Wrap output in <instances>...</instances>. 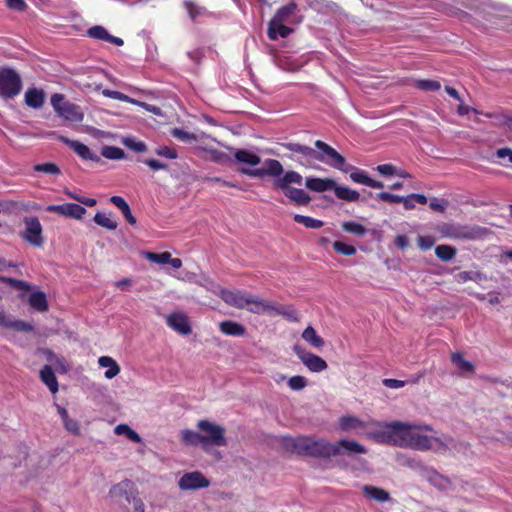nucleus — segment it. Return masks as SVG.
<instances>
[{
	"label": "nucleus",
	"mask_w": 512,
	"mask_h": 512,
	"mask_svg": "<svg viewBox=\"0 0 512 512\" xmlns=\"http://www.w3.org/2000/svg\"><path fill=\"white\" fill-rule=\"evenodd\" d=\"M239 171L249 177L263 178L265 176L274 177V189L281 190L284 195L299 206H306L311 202L310 195L303 189L292 187V185H302L303 177L294 170L286 171L280 161L276 159H266L263 168L248 169L241 167Z\"/></svg>",
	"instance_id": "1"
},
{
	"label": "nucleus",
	"mask_w": 512,
	"mask_h": 512,
	"mask_svg": "<svg viewBox=\"0 0 512 512\" xmlns=\"http://www.w3.org/2000/svg\"><path fill=\"white\" fill-rule=\"evenodd\" d=\"M384 430L373 433V438L378 442L392 443L398 447H409L419 451H427L432 447L431 438L419 434L417 431H432L430 425H416L407 422L394 421L386 423Z\"/></svg>",
	"instance_id": "2"
},
{
	"label": "nucleus",
	"mask_w": 512,
	"mask_h": 512,
	"mask_svg": "<svg viewBox=\"0 0 512 512\" xmlns=\"http://www.w3.org/2000/svg\"><path fill=\"white\" fill-rule=\"evenodd\" d=\"M285 445L291 448L293 452L302 456L330 458L339 455L337 446L324 439L300 436L287 439Z\"/></svg>",
	"instance_id": "3"
},
{
	"label": "nucleus",
	"mask_w": 512,
	"mask_h": 512,
	"mask_svg": "<svg viewBox=\"0 0 512 512\" xmlns=\"http://www.w3.org/2000/svg\"><path fill=\"white\" fill-rule=\"evenodd\" d=\"M22 90V79L12 68H0V97L4 100L14 99Z\"/></svg>",
	"instance_id": "4"
},
{
	"label": "nucleus",
	"mask_w": 512,
	"mask_h": 512,
	"mask_svg": "<svg viewBox=\"0 0 512 512\" xmlns=\"http://www.w3.org/2000/svg\"><path fill=\"white\" fill-rule=\"evenodd\" d=\"M51 105L55 112L66 121L80 123L84 119V113L81 107L66 101L62 94H53L51 96Z\"/></svg>",
	"instance_id": "5"
},
{
	"label": "nucleus",
	"mask_w": 512,
	"mask_h": 512,
	"mask_svg": "<svg viewBox=\"0 0 512 512\" xmlns=\"http://www.w3.org/2000/svg\"><path fill=\"white\" fill-rule=\"evenodd\" d=\"M281 147L291 152L290 155H285L288 159L298 162L302 166H309L313 160H324L323 155H317V152L307 145L288 142L282 143Z\"/></svg>",
	"instance_id": "6"
},
{
	"label": "nucleus",
	"mask_w": 512,
	"mask_h": 512,
	"mask_svg": "<svg viewBox=\"0 0 512 512\" xmlns=\"http://www.w3.org/2000/svg\"><path fill=\"white\" fill-rule=\"evenodd\" d=\"M315 147L319 150L317 155H323L324 160L322 162L333 166L334 168L348 173L353 168L352 165L346 163V159L339 152H337L332 146L328 145L322 140H316L314 143Z\"/></svg>",
	"instance_id": "7"
},
{
	"label": "nucleus",
	"mask_w": 512,
	"mask_h": 512,
	"mask_svg": "<svg viewBox=\"0 0 512 512\" xmlns=\"http://www.w3.org/2000/svg\"><path fill=\"white\" fill-rule=\"evenodd\" d=\"M197 428L203 432L204 445L226 446L227 439L225 437V429L209 420H199L196 424Z\"/></svg>",
	"instance_id": "8"
},
{
	"label": "nucleus",
	"mask_w": 512,
	"mask_h": 512,
	"mask_svg": "<svg viewBox=\"0 0 512 512\" xmlns=\"http://www.w3.org/2000/svg\"><path fill=\"white\" fill-rule=\"evenodd\" d=\"M23 223L25 228L20 233L21 238L32 246L41 247L44 243V238L39 219L35 216H29L24 218Z\"/></svg>",
	"instance_id": "9"
},
{
	"label": "nucleus",
	"mask_w": 512,
	"mask_h": 512,
	"mask_svg": "<svg viewBox=\"0 0 512 512\" xmlns=\"http://www.w3.org/2000/svg\"><path fill=\"white\" fill-rule=\"evenodd\" d=\"M302 20L303 16L299 14L298 5L295 2H290L279 8L270 21L271 25L279 23L297 25L301 23Z\"/></svg>",
	"instance_id": "10"
},
{
	"label": "nucleus",
	"mask_w": 512,
	"mask_h": 512,
	"mask_svg": "<svg viewBox=\"0 0 512 512\" xmlns=\"http://www.w3.org/2000/svg\"><path fill=\"white\" fill-rule=\"evenodd\" d=\"M294 352L298 356V358L302 361V363L311 371V372H321L327 369V362L321 358L320 356L313 354L309 351H306L301 346H294Z\"/></svg>",
	"instance_id": "11"
},
{
	"label": "nucleus",
	"mask_w": 512,
	"mask_h": 512,
	"mask_svg": "<svg viewBox=\"0 0 512 512\" xmlns=\"http://www.w3.org/2000/svg\"><path fill=\"white\" fill-rule=\"evenodd\" d=\"M179 488L183 491L207 488L210 481L199 471L183 474L178 481Z\"/></svg>",
	"instance_id": "12"
},
{
	"label": "nucleus",
	"mask_w": 512,
	"mask_h": 512,
	"mask_svg": "<svg viewBox=\"0 0 512 512\" xmlns=\"http://www.w3.org/2000/svg\"><path fill=\"white\" fill-rule=\"evenodd\" d=\"M62 143L66 144L71 148L80 158L83 160H90L93 162H99L100 157L93 153L90 148L78 140H72L65 136H59L58 138Z\"/></svg>",
	"instance_id": "13"
},
{
	"label": "nucleus",
	"mask_w": 512,
	"mask_h": 512,
	"mask_svg": "<svg viewBox=\"0 0 512 512\" xmlns=\"http://www.w3.org/2000/svg\"><path fill=\"white\" fill-rule=\"evenodd\" d=\"M246 309L253 314L274 316L276 303L251 294L249 298V305Z\"/></svg>",
	"instance_id": "14"
},
{
	"label": "nucleus",
	"mask_w": 512,
	"mask_h": 512,
	"mask_svg": "<svg viewBox=\"0 0 512 512\" xmlns=\"http://www.w3.org/2000/svg\"><path fill=\"white\" fill-rule=\"evenodd\" d=\"M250 293L246 291L222 290L221 298L228 305L237 309H246L249 305Z\"/></svg>",
	"instance_id": "15"
},
{
	"label": "nucleus",
	"mask_w": 512,
	"mask_h": 512,
	"mask_svg": "<svg viewBox=\"0 0 512 512\" xmlns=\"http://www.w3.org/2000/svg\"><path fill=\"white\" fill-rule=\"evenodd\" d=\"M167 325L181 335H188L192 332L188 317L182 312H174L167 316Z\"/></svg>",
	"instance_id": "16"
},
{
	"label": "nucleus",
	"mask_w": 512,
	"mask_h": 512,
	"mask_svg": "<svg viewBox=\"0 0 512 512\" xmlns=\"http://www.w3.org/2000/svg\"><path fill=\"white\" fill-rule=\"evenodd\" d=\"M350 171H352L350 173V179L357 184L366 185L374 189H382L384 187L382 182L372 179L364 170L357 169L353 166Z\"/></svg>",
	"instance_id": "17"
},
{
	"label": "nucleus",
	"mask_w": 512,
	"mask_h": 512,
	"mask_svg": "<svg viewBox=\"0 0 512 512\" xmlns=\"http://www.w3.org/2000/svg\"><path fill=\"white\" fill-rule=\"evenodd\" d=\"M134 483L131 480H123L118 484L111 487L109 494L111 497L115 498H125L127 502L131 501Z\"/></svg>",
	"instance_id": "18"
},
{
	"label": "nucleus",
	"mask_w": 512,
	"mask_h": 512,
	"mask_svg": "<svg viewBox=\"0 0 512 512\" xmlns=\"http://www.w3.org/2000/svg\"><path fill=\"white\" fill-rule=\"evenodd\" d=\"M305 186L314 192H325L332 190L335 186V181L330 178L307 177L305 179Z\"/></svg>",
	"instance_id": "19"
},
{
	"label": "nucleus",
	"mask_w": 512,
	"mask_h": 512,
	"mask_svg": "<svg viewBox=\"0 0 512 512\" xmlns=\"http://www.w3.org/2000/svg\"><path fill=\"white\" fill-rule=\"evenodd\" d=\"M221 333L232 337H242L246 335V328L241 323L233 320H224L219 323Z\"/></svg>",
	"instance_id": "20"
},
{
	"label": "nucleus",
	"mask_w": 512,
	"mask_h": 512,
	"mask_svg": "<svg viewBox=\"0 0 512 512\" xmlns=\"http://www.w3.org/2000/svg\"><path fill=\"white\" fill-rule=\"evenodd\" d=\"M362 493L366 498L379 503H384L391 500V496L388 491L372 485H364L362 487Z\"/></svg>",
	"instance_id": "21"
},
{
	"label": "nucleus",
	"mask_w": 512,
	"mask_h": 512,
	"mask_svg": "<svg viewBox=\"0 0 512 512\" xmlns=\"http://www.w3.org/2000/svg\"><path fill=\"white\" fill-rule=\"evenodd\" d=\"M41 381L48 387L52 394L58 392L59 384L57 377L50 365H44L39 373Z\"/></svg>",
	"instance_id": "22"
},
{
	"label": "nucleus",
	"mask_w": 512,
	"mask_h": 512,
	"mask_svg": "<svg viewBox=\"0 0 512 512\" xmlns=\"http://www.w3.org/2000/svg\"><path fill=\"white\" fill-rule=\"evenodd\" d=\"M24 100L27 106L33 109H39L45 102V93L42 89L29 88L25 92Z\"/></svg>",
	"instance_id": "23"
},
{
	"label": "nucleus",
	"mask_w": 512,
	"mask_h": 512,
	"mask_svg": "<svg viewBox=\"0 0 512 512\" xmlns=\"http://www.w3.org/2000/svg\"><path fill=\"white\" fill-rule=\"evenodd\" d=\"M29 306L37 312H46L49 309L46 294L42 291L32 292L28 297Z\"/></svg>",
	"instance_id": "24"
},
{
	"label": "nucleus",
	"mask_w": 512,
	"mask_h": 512,
	"mask_svg": "<svg viewBox=\"0 0 512 512\" xmlns=\"http://www.w3.org/2000/svg\"><path fill=\"white\" fill-rule=\"evenodd\" d=\"M334 444H335V446H337V448L339 450V455L342 452H345L348 455L365 454L366 453L365 447L354 440L341 439L337 443H334Z\"/></svg>",
	"instance_id": "25"
},
{
	"label": "nucleus",
	"mask_w": 512,
	"mask_h": 512,
	"mask_svg": "<svg viewBox=\"0 0 512 512\" xmlns=\"http://www.w3.org/2000/svg\"><path fill=\"white\" fill-rule=\"evenodd\" d=\"M441 233L451 239H468L471 238V234L467 231H464V228L461 226L453 225V224H444L441 227Z\"/></svg>",
	"instance_id": "26"
},
{
	"label": "nucleus",
	"mask_w": 512,
	"mask_h": 512,
	"mask_svg": "<svg viewBox=\"0 0 512 512\" xmlns=\"http://www.w3.org/2000/svg\"><path fill=\"white\" fill-rule=\"evenodd\" d=\"M332 190L334 191L335 196L341 200H345L348 202H357L360 199V194L358 191L346 186H339L336 182Z\"/></svg>",
	"instance_id": "27"
},
{
	"label": "nucleus",
	"mask_w": 512,
	"mask_h": 512,
	"mask_svg": "<svg viewBox=\"0 0 512 512\" xmlns=\"http://www.w3.org/2000/svg\"><path fill=\"white\" fill-rule=\"evenodd\" d=\"M294 30L284 23L271 25V21L268 23L267 35L270 40H277L278 37L287 38L292 34Z\"/></svg>",
	"instance_id": "28"
},
{
	"label": "nucleus",
	"mask_w": 512,
	"mask_h": 512,
	"mask_svg": "<svg viewBox=\"0 0 512 512\" xmlns=\"http://www.w3.org/2000/svg\"><path fill=\"white\" fill-rule=\"evenodd\" d=\"M98 363L101 367H108L104 375L108 379H112L120 373V367L118 363L110 356H101L98 359Z\"/></svg>",
	"instance_id": "29"
},
{
	"label": "nucleus",
	"mask_w": 512,
	"mask_h": 512,
	"mask_svg": "<svg viewBox=\"0 0 512 512\" xmlns=\"http://www.w3.org/2000/svg\"><path fill=\"white\" fill-rule=\"evenodd\" d=\"M234 157L238 162L245 163L250 166H257L261 163V158L259 155L245 149H238L235 152Z\"/></svg>",
	"instance_id": "30"
},
{
	"label": "nucleus",
	"mask_w": 512,
	"mask_h": 512,
	"mask_svg": "<svg viewBox=\"0 0 512 512\" xmlns=\"http://www.w3.org/2000/svg\"><path fill=\"white\" fill-rule=\"evenodd\" d=\"M339 427L342 431L364 429L365 423L355 416H342L339 419Z\"/></svg>",
	"instance_id": "31"
},
{
	"label": "nucleus",
	"mask_w": 512,
	"mask_h": 512,
	"mask_svg": "<svg viewBox=\"0 0 512 512\" xmlns=\"http://www.w3.org/2000/svg\"><path fill=\"white\" fill-rule=\"evenodd\" d=\"M302 338L312 347L321 349L325 342L322 337H320L316 330L312 326H308L302 333Z\"/></svg>",
	"instance_id": "32"
},
{
	"label": "nucleus",
	"mask_w": 512,
	"mask_h": 512,
	"mask_svg": "<svg viewBox=\"0 0 512 512\" xmlns=\"http://www.w3.org/2000/svg\"><path fill=\"white\" fill-rule=\"evenodd\" d=\"M181 441L190 446L204 445L203 435L190 429L181 432Z\"/></svg>",
	"instance_id": "33"
},
{
	"label": "nucleus",
	"mask_w": 512,
	"mask_h": 512,
	"mask_svg": "<svg viewBox=\"0 0 512 512\" xmlns=\"http://www.w3.org/2000/svg\"><path fill=\"white\" fill-rule=\"evenodd\" d=\"M457 250L455 247L450 245H438L435 248V255L442 261H451L456 256Z\"/></svg>",
	"instance_id": "34"
},
{
	"label": "nucleus",
	"mask_w": 512,
	"mask_h": 512,
	"mask_svg": "<svg viewBox=\"0 0 512 512\" xmlns=\"http://www.w3.org/2000/svg\"><path fill=\"white\" fill-rule=\"evenodd\" d=\"M294 221L296 223L304 225L306 228L310 229H319L323 227L324 222L315 218H312L310 216H305L301 214H295L293 217Z\"/></svg>",
	"instance_id": "35"
},
{
	"label": "nucleus",
	"mask_w": 512,
	"mask_h": 512,
	"mask_svg": "<svg viewBox=\"0 0 512 512\" xmlns=\"http://www.w3.org/2000/svg\"><path fill=\"white\" fill-rule=\"evenodd\" d=\"M93 221L97 225L108 230H116L118 227V223L115 220H113L112 218H110V216L102 212H97L93 218Z\"/></svg>",
	"instance_id": "36"
},
{
	"label": "nucleus",
	"mask_w": 512,
	"mask_h": 512,
	"mask_svg": "<svg viewBox=\"0 0 512 512\" xmlns=\"http://www.w3.org/2000/svg\"><path fill=\"white\" fill-rule=\"evenodd\" d=\"M341 228L344 232L351 233L356 236H364L367 229L362 224L355 221H346L341 224Z\"/></svg>",
	"instance_id": "37"
},
{
	"label": "nucleus",
	"mask_w": 512,
	"mask_h": 512,
	"mask_svg": "<svg viewBox=\"0 0 512 512\" xmlns=\"http://www.w3.org/2000/svg\"><path fill=\"white\" fill-rule=\"evenodd\" d=\"M1 327L12 328L21 332H32L34 330L33 325L28 322L22 320H9L7 317L5 318V324H2Z\"/></svg>",
	"instance_id": "38"
},
{
	"label": "nucleus",
	"mask_w": 512,
	"mask_h": 512,
	"mask_svg": "<svg viewBox=\"0 0 512 512\" xmlns=\"http://www.w3.org/2000/svg\"><path fill=\"white\" fill-rule=\"evenodd\" d=\"M114 431L117 435L124 434L130 441L134 443H140L142 440L140 435L126 424H118Z\"/></svg>",
	"instance_id": "39"
},
{
	"label": "nucleus",
	"mask_w": 512,
	"mask_h": 512,
	"mask_svg": "<svg viewBox=\"0 0 512 512\" xmlns=\"http://www.w3.org/2000/svg\"><path fill=\"white\" fill-rule=\"evenodd\" d=\"M33 170L48 175L58 176L61 174L59 166L52 162L36 164L33 166Z\"/></svg>",
	"instance_id": "40"
},
{
	"label": "nucleus",
	"mask_w": 512,
	"mask_h": 512,
	"mask_svg": "<svg viewBox=\"0 0 512 512\" xmlns=\"http://www.w3.org/2000/svg\"><path fill=\"white\" fill-rule=\"evenodd\" d=\"M101 155L107 159L120 160L125 157V152L123 149L116 146H104Z\"/></svg>",
	"instance_id": "41"
},
{
	"label": "nucleus",
	"mask_w": 512,
	"mask_h": 512,
	"mask_svg": "<svg viewBox=\"0 0 512 512\" xmlns=\"http://www.w3.org/2000/svg\"><path fill=\"white\" fill-rule=\"evenodd\" d=\"M86 214V209L76 203H66V217L80 220Z\"/></svg>",
	"instance_id": "42"
},
{
	"label": "nucleus",
	"mask_w": 512,
	"mask_h": 512,
	"mask_svg": "<svg viewBox=\"0 0 512 512\" xmlns=\"http://www.w3.org/2000/svg\"><path fill=\"white\" fill-rule=\"evenodd\" d=\"M451 361L455 364L460 370L465 372H473L474 365L463 358V355L459 352L453 353L451 356Z\"/></svg>",
	"instance_id": "43"
},
{
	"label": "nucleus",
	"mask_w": 512,
	"mask_h": 512,
	"mask_svg": "<svg viewBox=\"0 0 512 512\" xmlns=\"http://www.w3.org/2000/svg\"><path fill=\"white\" fill-rule=\"evenodd\" d=\"M414 86L423 91H438L441 88L439 81L430 79H419L414 81Z\"/></svg>",
	"instance_id": "44"
},
{
	"label": "nucleus",
	"mask_w": 512,
	"mask_h": 512,
	"mask_svg": "<svg viewBox=\"0 0 512 512\" xmlns=\"http://www.w3.org/2000/svg\"><path fill=\"white\" fill-rule=\"evenodd\" d=\"M511 112L512 111H509V112H487V113H484V115L487 118L495 119L496 125L508 127V124H509V121L511 118Z\"/></svg>",
	"instance_id": "45"
},
{
	"label": "nucleus",
	"mask_w": 512,
	"mask_h": 512,
	"mask_svg": "<svg viewBox=\"0 0 512 512\" xmlns=\"http://www.w3.org/2000/svg\"><path fill=\"white\" fill-rule=\"evenodd\" d=\"M170 133L174 138L182 142L190 143L197 140V137L194 133L188 132L181 128H173Z\"/></svg>",
	"instance_id": "46"
},
{
	"label": "nucleus",
	"mask_w": 512,
	"mask_h": 512,
	"mask_svg": "<svg viewBox=\"0 0 512 512\" xmlns=\"http://www.w3.org/2000/svg\"><path fill=\"white\" fill-rule=\"evenodd\" d=\"M144 257L152 263L168 264V260L170 259V253L167 251L162 253L147 251L144 253Z\"/></svg>",
	"instance_id": "47"
},
{
	"label": "nucleus",
	"mask_w": 512,
	"mask_h": 512,
	"mask_svg": "<svg viewBox=\"0 0 512 512\" xmlns=\"http://www.w3.org/2000/svg\"><path fill=\"white\" fill-rule=\"evenodd\" d=\"M276 315H281L289 321H293V322L298 321L297 313L293 309H291L290 307L278 305L277 303H276V310H274V316H276Z\"/></svg>",
	"instance_id": "48"
},
{
	"label": "nucleus",
	"mask_w": 512,
	"mask_h": 512,
	"mask_svg": "<svg viewBox=\"0 0 512 512\" xmlns=\"http://www.w3.org/2000/svg\"><path fill=\"white\" fill-rule=\"evenodd\" d=\"M334 250L345 256H352L356 253V248L352 245L346 244L342 241H335L333 243Z\"/></svg>",
	"instance_id": "49"
},
{
	"label": "nucleus",
	"mask_w": 512,
	"mask_h": 512,
	"mask_svg": "<svg viewBox=\"0 0 512 512\" xmlns=\"http://www.w3.org/2000/svg\"><path fill=\"white\" fill-rule=\"evenodd\" d=\"M102 94L105 97H108V98H111V99L120 100V101H124V102H128V103H137L136 100L130 98L129 96H127V95H125V94H123L122 92H119V91L110 90V89H104L102 91Z\"/></svg>",
	"instance_id": "50"
},
{
	"label": "nucleus",
	"mask_w": 512,
	"mask_h": 512,
	"mask_svg": "<svg viewBox=\"0 0 512 512\" xmlns=\"http://www.w3.org/2000/svg\"><path fill=\"white\" fill-rule=\"evenodd\" d=\"M88 35L91 38L103 40V41L107 42L109 33L103 26L96 25V26L91 27L88 30Z\"/></svg>",
	"instance_id": "51"
},
{
	"label": "nucleus",
	"mask_w": 512,
	"mask_h": 512,
	"mask_svg": "<svg viewBox=\"0 0 512 512\" xmlns=\"http://www.w3.org/2000/svg\"><path fill=\"white\" fill-rule=\"evenodd\" d=\"M288 386L294 391H300L307 386V380L303 376L295 375L288 380Z\"/></svg>",
	"instance_id": "52"
},
{
	"label": "nucleus",
	"mask_w": 512,
	"mask_h": 512,
	"mask_svg": "<svg viewBox=\"0 0 512 512\" xmlns=\"http://www.w3.org/2000/svg\"><path fill=\"white\" fill-rule=\"evenodd\" d=\"M376 198L380 201L391 204L401 203L404 200V196L391 194L389 192H380L376 195Z\"/></svg>",
	"instance_id": "53"
},
{
	"label": "nucleus",
	"mask_w": 512,
	"mask_h": 512,
	"mask_svg": "<svg viewBox=\"0 0 512 512\" xmlns=\"http://www.w3.org/2000/svg\"><path fill=\"white\" fill-rule=\"evenodd\" d=\"M6 284L12 287L13 289L21 291H30L32 288L28 282L11 277H8V279H6Z\"/></svg>",
	"instance_id": "54"
},
{
	"label": "nucleus",
	"mask_w": 512,
	"mask_h": 512,
	"mask_svg": "<svg viewBox=\"0 0 512 512\" xmlns=\"http://www.w3.org/2000/svg\"><path fill=\"white\" fill-rule=\"evenodd\" d=\"M124 145L127 148H129V149H131V150H133L135 152H138V153L144 152L147 149V146H146V144L144 142L136 141L133 138H126L124 140Z\"/></svg>",
	"instance_id": "55"
},
{
	"label": "nucleus",
	"mask_w": 512,
	"mask_h": 512,
	"mask_svg": "<svg viewBox=\"0 0 512 512\" xmlns=\"http://www.w3.org/2000/svg\"><path fill=\"white\" fill-rule=\"evenodd\" d=\"M480 277L478 272L463 271L455 275L457 283H466L468 281H476Z\"/></svg>",
	"instance_id": "56"
},
{
	"label": "nucleus",
	"mask_w": 512,
	"mask_h": 512,
	"mask_svg": "<svg viewBox=\"0 0 512 512\" xmlns=\"http://www.w3.org/2000/svg\"><path fill=\"white\" fill-rule=\"evenodd\" d=\"M110 202L115 205L123 215L131 210L129 204L121 196H112Z\"/></svg>",
	"instance_id": "57"
},
{
	"label": "nucleus",
	"mask_w": 512,
	"mask_h": 512,
	"mask_svg": "<svg viewBox=\"0 0 512 512\" xmlns=\"http://www.w3.org/2000/svg\"><path fill=\"white\" fill-rule=\"evenodd\" d=\"M155 153L158 156L167 158V159H176L178 157L177 151L174 148L169 146H162L155 150Z\"/></svg>",
	"instance_id": "58"
},
{
	"label": "nucleus",
	"mask_w": 512,
	"mask_h": 512,
	"mask_svg": "<svg viewBox=\"0 0 512 512\" xmlns=\"http://www.w3.org/2000/svg\"><path fill=\"white\" fill-rule=\"evenodd\" d=\"M5 4L8 9L17 12H23L28 8L25 0H5Z\"/></svg>",
	"instance_id": "59"
},
{
	"label": "nucleus",
	"mask_w": 512,
	"mask_h": 512,
	"mask_svg": "<svg viewBox=\"0 0 512 512\" xmlns=\"http://www.w3.org/2000/svg\"><path fill=\"white\" fill-rule=\"evenodd\" d=\"M184 6L190 16V18L194 21L197 16H199L202 11H203V8L201 7H198L194 2L192 1H185L184 2Z\"/></svg>",
	"instance_id": "60"
},
{
	"label": "nucleus",
	"mask_w": 512,
	"mask_h": 512,
	"mask_svg": "<svg viewBox=\"0 0 512 512\" xmlns=\"http://www.w3.org/2000/svg\"><path fill=\"white\" fill-rule=\"evenodd\" d=\"M376 170L383 176H393L397 174V169L393 164H380L376 167Z\"/></svg>",
	"instance_id": "61"
},
{
	"label": "nucleus",
	"mask_w": 512,
	"mask_h": 512,
	"mask_svg": "<svg viewBox=\"0 0 512 512\" xmlns=\"http://www.w3.org/2000/svg\"><path fill=\"white\" fill-rule=\"evenodd\" d=\"M447 202L438 198H433L429 202V207L433 211L444 212L446 209Z\"/></svg>",
	"instance_id": "62"
},
{
	"label": "nucleus",
	"mask_w": 512,
	"mask_h": 512,
	"mask_svg": "<svg viewBox=\"0 0 512 512\" xmlns=\"http://www.w3.org/2000/svg\"><path fill=\"white\" fill-rule=\"evenodd\" d=\"M144 163L154 171L165 170L168 168L167 164L160 162L156 159H146Z\"/></svg>",
	"instance_id": "63"
},
{
	"label": "nucleus",
	"mask_w": 512,
	"mask_h": 512,
	"mask_svg": "<svg viewBox=\"0 0 512 512\" xmlns=\"http://www.w3.org/2000/svg\"><path fill=\"white\" fill-rule=\"evenodd\" d=\"M495 155L499 159L508 157L509 162L512 163V149L509 147H503L496 150Z\"/></svg>",
	"instance_id": "64"
}]
</instances>
